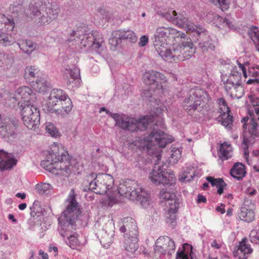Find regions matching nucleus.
Instances as JSON below:
<instances>
[{
    "label": "nucleus",
    "mask_w": 259,
    "mask_h": 259,
    "mask_svg": "<svg viewBox=\"0 0 259 259\" xmlns=\"http://www.w3.org/2000/svg\"><path fill=\"white\" fill-rule=\"evenodd\" d=\"M68 201V204L66 209L58 219L57 230L63 238L67 237L70 246L72 247V246L76 244L77 239L74 235H69L75 229L76 221L81 211L74 195H69Z\"/></svg>",
    "instance_id": "1"
},
{
    "label": "nucleus",
    "mask_w": 259,
    "mask_h": 259,
    "mask_svg": "<svg viewBox=\"0 0 259 259\" xmlns=\"http://www.w3.org/2000/svg\"><path fill=\"white\" fill-rule=\"evenodd\" d=\"M30 14L42 24H49L57 19L60 9L48 0H32L29 6Z\"/></svg>",
    "instance_id": "2"
},
{
    "label": "nucleus",
    "mask_w": 259,
    "mask_h": 259,
    "mask_svg": "<svg viewBox=\"0 0 259 259\" xmlns=\"http://www.w3.org/2000/svg\"><path fill=\"white\" fill-rule=\"evenodd\" d=\"M114 184L113 178L109 174L91 173L83 180V191L91 190L96 194H105Z\"/></svg>",
    "instance_id": "3"
},
{
    "label": "nucleus",
    "mask_w": 259,
    "mask_h": 259,
    "mask_svg": "<svg viewBox=\"0 0 259 259\" xmlns=\"http://www.w3.org/2000/svg\"><path fill=\"white\" fill-rule=\"evenodd\" d=\"M114 116L116 126L122 130L132 132L145 131L148 128L149 124L155 120L153 115L145 116L138 119L123 114H118Z\"/></svg>",
    "instance_id": "4"
},
{
    "label": "nucleus",
    "mask_w": 259,
    "mask_h": 259,
    "mask_svg": "<svg viewBox=\"0 0 259 259\" xmlns=\"http://www.w3.org/2000/svg\"><path fill=\"white\" fill-rule=\"evenodd\" d=\"M253 109H249L248 113L250 116L249 123H247L249 120L248 117H244L241 120L243 123V127L244 132L243 133V143H254L255 139L259 137V126L256 122V118L259 121L258 115L256 114L255 111V106L253 101L252 102Z\"/></svg>",
    "instance_id": "5"
},
{
    "label": "nucleus",
    "mask_w": 259,
    "mask_h": 259,
    "mask_svg": "<svg viewBox=\"0 0 259 259\" xmlns=\"http://www.w3.org/2000/svg\"><path fill=\"white\" fill-rule=\"evenodd\" d=\"M118 193L132 200L139 201L142 205L145 204L148 200L147 194L141 188H138L134 181L120 184L118 187Z\"/></svg>",
    "instance_id": "6"
},
{
    "label": "nucleus",
    "mask_w": 259,
    "mask_h": 259,
    "mask_svg": "<svg viewBox=\"0 0 259 259\" xmlns=\"http://www.w3.org/2000/svg\"><path fill=\"white\" fill-rule=\"evenodd\" d=\"M77 34V38L81 40V44L84 47H90L92 50L99 52L105 45L104 40L101 33L97 31H93L91 34L92 36L84 34L81 36L79 31L77 32L73 30L70 34V37L68 39L69 42L75 40V36Z\"/></svg>",
    "instance_id": "7"
},
{
    "label": "nucleus",
    "mask_w": 259,
    "mask_h": 259,
    "mask_svg": "<svg viewBox=\"0 0 259 259\" xmlns=\"http://www.w3.org/2000/svg\"><path fill=\"white\" fill-rule=\"evenodd\" d=\"M19 108L22 120L24 125L29 129L35 128L39 123L40 115L38 109L33 103L27 102L19 103Z\"/></svg>",
    "instance_id": "8"
},
{
    "label": "nucleus",
    "mask_w": 259,
    "mask_h": 259,
    "mask_svg": "<svg viewBox=\"0 0 259 259\" xmlns=\"http://www.w3.org/2000/svg\"><path fill=\"white\" fill-rule=\"evenodd\" d=\"M164 132L159 129L153 128L151 133L143 139L144 147H146L148 152L154 153L157 148H163L171 142L169 139L165 138Z\"/></svg>",
    "instance_id": "9"
},
{
    "label": "nucleus",
    "mask_w": 259,
    "mask_h": 259,
    "mask_svg": "<svg viewBox=\"0 0 259 259\" xmlns=\"http://www.w3.org/2000/svg\"><path fill=\"white\" fill-rule=\"evenodd\" d=\"M157 161L155 163L149 178L151 181L156 184L172 185L175 183L176 177L173 172H165L163 165H160L158 161L160 160L161 156L158 154L156 155Z\"/></svg>",
    "instance_id": "10"
},
{
    "label": "nucleus",
    "mask_w": 259,
    "mask_h": 259,
    "mask_svg": "<svg viewBox=\"0 0 259 259\" xmlns=\"http://www.w3.org/2000/svg\"><path fill=\"white\" fill-rule=\"evenodd\" d=\"M208 96L206 92L199 88L191 89L189 96L184 101V109L188 113H191L201 105L202 102L207 99Z\"/></svg>",
    "instance_id": "11"
},
{
    "label": "nucleus",
    "mask_w": 259,
    "mask_h": 259,
    "mask_svg": "<svg viewBox=\"0 0 259 259\" xmlns=\"http://www.w3.org/2000/svg\"><path fill=\"white\" fill-rule=\"evenodd\" d=\"M176 32V29L170 27H159L157 28L154 35V46L158 53L167 47V39Z\"/></svg>",
    "instance_id": "12"
},
{
    "label": "nucleus",
    "mask_w": 259,
    "mask_h": 259,
    "mask_svg": "<svg viewBox=\"0 0 259 259\" xmlns=\"http://www.w3.org/2000/svg\"><path fill=\"white\" fill-rule=\"evenodd\" d=\"M19 121L15 118L2 117L0 114V136L3 138L13 137L17 134Z\"/></svg>",
    "instance_id": "13"
},
{
    "label": "nucleus",
    "mask_w": 259,
    "mask_h": 259,
    "mask_svg": "<svg viewBox=\"0 0 259 259\" xmlns=\"http://www.w3.org/2000/svg\"><path fill=\"white\" fill-rule=\"evenodd\" d=\"M144 81L149 86L156 88L157 90H160L163 92V84L166 82V77L164 74L154 70L146 72L144 74Z\"/></svg>",
    "instance_id": "14"
},
{
    "label": "nucleus",
    "mask_w": 259,
    "mask_h": 259,
    "mask_svg": "<svg viewBox=\"0 0 259 259\" xmlns=\"http://www.w3.org/2000/svg\"><path fill=\"white\" fill-rule=\"evenodd\" d=\"M60 150L61 148H60L59 146H52L49 154L47 155L46 159L41 161V166L52 173L57 172L56 171L54 170V167L57 160L59 159Z\"/></svg>",
    "instance_id": "15"
},
{
    "label": "nucleus",
    "mask_w": 259,
    "mask_h": 259,
    "mask_svg": "<svg viewBox=\"0 0 259 259\" xmlns=\"http://www.w3.org/2000/svg\"><path fill=\"white\" fill-rule=\"evenodd\" d=\"M69 155L68 152L64 150V147L61 146L60 156L56 163L54 170L57 172H53L56 175L67 176L70 173Z\"/></svg>",
    "instance_id": "16"
},
{
    "label": "nucleus",
    "mask_w": 259,
    "mask_h": 259,
    "mask_svg": "<svg viewBox=\"0 0 259 259\" xmlns=\"http://www.w3.org/2000/svg\"><path fill=\"white\" fill-rule=\"evenodd\" d=\"M182 43L172 49L167 48V47L163 50L161 52L158 53L163 60L169 62L183 61L185 58L182 54Z\"/></svg>",
    "instance_id": "17"
},
{
    "label": "nucleus",
    "mask_w": 259,
    "mask_h": 259,
    "mask_svg": "<svg viewBox=\"0 0 259 259\" xmlns=\"http://www.w3.org/2000/svg\"><path fill=\"white\" fill-rule=\"evenodd\" d=\"M114 36L111 39V43L117 46L121 42V40H126L131 43L136 42L137 40V37L135 32L131 30L126 31L118 30L114 32Z\"/></svg>",
    "instance_id": "18"
},
{
    "label": "nucleus",
    "mask_w": 259,
    "mask_h": 259,
    "mask_svg": "<svg viewBox=\"0 0 259 259\" xmlns=\"http://www.w3.org/2000/svg\"><path fill=\"white\" fill-rule=\"evenodd\" d=\"M200 32H196L201 41L199 43V48L203 53L211 52L215 49V46L212 42L210 36L205 33V30L200 27Z\"/></svg>",
    "instance_id": "19"
},
{
    "label": "nucleus",
    "mask_w": 259,
    "mask_h": 259,
    "mask_svg": "<svg viewBox=\"0 0 259 259\" xmlns=\"http://www.w3.org/2000/svg\"><path fill=\"white\" fill-rule=\"evenodd\" d=\"M122 223L123 225L119 229L121 232H126L125 235L127 237L138 236V227L134 219L131 217L125 218Z\"/></svg>",
    "instance_id": "20"
},
{
    "label": "nucleus",
    "mask_w": 259,
    "mask_h": 259,
    "mask_svg": "<svg viewBox=\"0 0 259 259\" xmlns=\"http://www.w3.org/2000/svg\"><path fill=\"white\" fill-rule=\"evenodd\" d=\"M16 97L17 99H23L24 102L28 103H34L36 100L35 94L28 87H22L16 91Z\"/></svg>",
    "instance_id": "21"
},
{
    "label": "nucleus",
    "mask_w": 259,
    "mask_h": 259,
    "mask_svg": "<svg viewBox=\"0 0 259 259\" xmlns=\"http://www.w3.org/2000/svg\"><path fill=\"white\" fill-rule=\"evenodd\" d=\"M157 243L160 244L163 250L169 257L175 253L176 245L174 241L168 236H160L157 239Z\"/></svg>",
    "instance_id": "22"
},
{
    "label": "nucleus",
    "mask_w": 259,
    "mask_h": 259,
    "mask_svg": "<svg viewBox=\"0 0 259 259\" xmlns=\"http://www.w3.org/2000/svg\"><path fill=\"white\" fill-rule=\"evenodd\" d=\"M253 249L251 248L248 240L245 238L239 242L236 255L238 256L239 259H247L248 254L251 253Z\"/></svg>",
    "instance_id": "23"
},
{
    "label": "nucleus",
    "mask_w": 259,
    "mask_h": 259,
    "mask_svg": "<svg viewBox=\"0 0 259 259\" xmlns=\"http://www.w3.org/2000/svg\"><path fill=\"white\" fill-rule=\"evenodd\" d=\"M175 23L176 25L182 27H186L188 30L193 32H200V27L197 26L191 23L187 18L182 14H177L175 18Z\"/></svg>",
    "instance_id": "24"
},
{
    "label": "nucleus",
    "mask_w": 259,
    "mask_h": 259,
    "mask_svg": "<svg viewBox=\"0 0 259 259\" xmlns=\"http://www.w3.org/2000/svg\"><path fill=\"white\" fill-rule=\"evenodd\" d=\"M16 160L12 158L11 154L6 151L0 150V169L6 170L11 168L16 164Z\"/></svg>",
    "instance_id": "25"
},
{
    "label": "nucleus",
    "mask_w": 259,
    "mask_h": 259,
    "mask_svg": "<svg viewBox=\"0 0 259 259\" xmlns=\"http://www.w3.org/2000/svg\"><path fill=\"white\" fill-rule=\"evenodd\" d=\"M225 91L232 98H240L244 94L243 84H224Z\"/></svg>",
    "instance_id": "26"
},
{
    "label": "nucleus",
    "mask_w": 259,
    "mask_h": 259,
    "mask_svg": "<svg viewBox=\"0 0 259 259\" xmlns=\"http://www.w3.org/2000/svg\"><path fill=\"white\" fill-rule=\"evenodd\" d=\"M226 78L225 76L222 77V80L224 84H243L241 73L237 70L236 67L233 68L231 70L229 76L226 79Z\"/></svg>",
    "instance_id": "27"
},
{
    "label": "nucleus",
    "mask_w": 259,
    "mask_h": 259,
    "mask_svg": "<svg viewBox=\"0 0 259 259\" xmlns=\"http://www.w3.org/2000/svg\"><path fill=\"white\" fill-rule=\"evenodd\" d=\"M251 202L245 201L244 202L241 208L240 212L239 213V218L241 220L245 222H251L254 218V212L251 208H249V204Z\"/></svg>",
    "instance_id": "28"
},
{
    "label": "nucleus",
    "mask_w": 259,
    "mask_h": 259,
    "mask_svg": "<svg viewBox=\"0 0 259 259\" xmlns=\"http://www.w3.org/2000/svg\"><path fill=\"white\" fill-rule=\"evenodd\" d=\"M231 176L237 180H241L246 175L245 166L240 162L235 163L230 169Z\"/></svg>",
    "instance_id": "29"
},
{
    "label": "nucleus",
    "mask_w": 259,
    "mask_h": 259,
    "mask_svg": "<svg viewBox=\"0 0 259 259\" xmlns=\"http://www.w3.org/2000/svg\"><path fill=\"white\" fill-rule=\"evenodd\" d=\"M182 54L185 60L189 59L195 52V48L190 38L182 42Z\"/></svg>",
    "instance_id": "30"
},
{
    "label": "nucleus",
    "mask_w": 259,
    "mask_h": 259,
    "mask_svg": "<svg viewBox=\"0 0 259 259\" xmlns=\"http://www.w3.org/2000/svg\"><path fill=\"white\" fill-rule=\"evenodd\" d=\"M138 242V236H133L132 237H127V238H125L123 247L125 250L128 252L129 255H130V253L132 254L135 253L138 249L139 247Z\"/></svg>",
    "instance_id": "31"
},
{
    "label": "nucleus",
    "mask_w": 259,
    "mask_h": 259,
    "mask_svg": "<svg viewBox=\"0 0 259 259\" xmlns=\"http://www.w3.org/2000/svg\"><path fill=\"white\" fill-rule=\"evenodd\" d=\"M15 27V23L12 16L7 17L4 14H0V30L5 28L8 32L12 31Z\"/></svg>",
    "instance_id": "32"
},
{
    "label": "nucleus",
    "mask_w": 259,
    "mask_h": 259,
    "mask_svg": "<svg viewBox=\"0 0 259 259\" xmlns=\"http://www.w3.org/2000/svg\"><path fill=\"white\" fill-rule=\"evenodd\" d=\"M232 148L230 144L224 142L220 147L218 155L223 161L228 159L232 156Z\"/></svg>",
    "instance_id": "33"
},
{
    "label": "nucleus",
    "mask_w": 259,
    "mask_h": 259,
    "mask_svg": "<svg viewBox=\"0 0 259 259\" xmlns=\"http://www.w3.org/2000/svg\"><path fill=\"white\" fill-rule=\"evenodd\" d=\"M20 49L24 53L30 55L36 48V44L30 40H20L17 42Z\"/></svg>",
    "instance_id": "34"
},
{
    "label": "nucleus",
    "mask_w": 259,
    "mask_h": 259,
    "mask_svg": "<svg viewBox=\"0 0 259 259\" xmlns=\"http://www.w3.org/2000/svg\"><path fill=\"white\" fill-rule=\"evenodd\" d=\"M220 113L221 114L218 117V121L226 127L231 128L233 121V117L231 115L230 109L229 111L220 112Z\"/></svg>",
    "instance_id": "35"
},
{
    "label": "nucleus",
    "mask_w": 259,
    "mask_h": 259,
    "mask_svg": "<svg viewBox=\"0 0 259 259\" xmlns=\"http://www.w3.org/2000/svg\"><path fill=\"white\" fill-rule=\"evenodd\" d=\"M33 89L39 93H45L49 87L48 82L45 77H38L35 81H32Z\"/></svg>",
    "instance_id": "36"
},
{
    "label": "nucleus",
    "mask_w": 259,
    "mask_h": 259,
    "mask_svg": "<svg viewBox=\"0 0 259 259\" xmlns=\"http://www.w3.org/2000/svg\"><path fill=\"white\" fill-rule=\"evenodd\" d=\"M15 41L13 35L0 30V46L8 47L13 45Z\"/></svg>",
    "instance_id": "37"
},
{
    "label": "nucleus",
    "mask_w": 259,
    "mask_h": 259,
    "mask_svg": "<svg viewBox=\"0 0 259 259\" xmlns=\"http://www.w3.org/2000/svg\"><path fill=\"white\" fill-rule=\"evenodd\" d=\"M60 104L61 105L60 108L56 109L55 111L57 114H60L62 116H65L68 114L71 110L72 108V104L70 99L68 96L66 101H63L61 102Z\"/></svg>",
    "instance_id": "38"
},
{
    "label": "nucleus",
    "mask_w": 259,
    "mask_h": 259,
    "mask_svg": "<svg viewBox=\"0 0 259 259\" xmlns=\"http://www.w3.org/2000/svg\"><path fill=\"white\" fill-rule=\"evenodd\" d=\"M183 247V251H177V258L193 259L194 253L192 251V246L188 243H186L184 245Z\"/></svg>",
    "instance_id": "39"
},
{
    "label": "nucleus",
    "mask_w": 259,
    "mask_h": 259,
    "mask_svg": "<svg viewBox=\"0 0 259 259\" xmlns=\"http://www.w3.org/2000/svg\"><path fill=\"white\" fill-rule=\"evenodd\" d=\"M206 180L210 183L212 186H216L218 188V193L221 195L224 192V188L227 184L221 178L215 179L212 177H207Z\"/></svg>",
    "instance_id": "40"
},
{
    "label": "nucleus",
    "mask_w": 259,
    "mask_h": 259,
    "mask_svg": "<svg viewBox=\"0 0 259 259\" xmlns=\"http://www.w3.org/2000/svg\"><path fill=\"white\" fill-rule=\"evenodd\" d=\"M79 72L78 69L70 68L66 69L64 72V78L67 80L69 83L73 82L74 81L78 79Z\"/></svg>",
    "instance_id": "41"
},
{
    "label": "nucleus",
    "mask_w": 259,
    "mask_h": 259,
    "mask_svg": "<svg viewBox=\"0 0 259 259\" xmlns=\"http://www.w3.org/2000/svg\"><path fill=\"white\" fill-rule=\"evenodd\" d=\"M164 204L168 208L169 212L172 213L173 219H175V213L177 212L179 207V203L176 197L170 198Z\"/></svg>",
    "instance_id": "42"
},
{
    "label": "nucleus",
    "mask_w": 259,
    "mask_h": 259,
    "mask_svg": "<svg viewBox=\"0 0 259 259\" xmlns=\"http://www.w3.org/2000/svg\"><path fill=\"white\" fill-rule=\"evenodd\" d=\"M31 218L29 220V222H34L35 217H38L41 214V208L39 202L37 200L34 201L31 207H30Z\"/></svg>",
    "instance_id": "43"
},
{
    "label": "nucleus",
    "mask_w": 259,
    "mask_h": 259,
    "mask_svg": "<svg viewBox=\"0 0 259 259\" xmlns=\"http://www.w3.org/2000/svg\"><path fill=\"white\" fill-rule=\"evenodd\" d=\"M39 70L35 66H27L24 70V78L31 79L35 77H38Z\"/></svg>",
    "instance_id": "44"
},
{
    "label": "nucleus",
    "mask_w": 259,
    "mask_h": 259,
    "mask_svg": "<svg viewBox=\"0 0 259 259\" xmlns=\"http://www.w3.org/2000/svg\"><path fill=\"white\" fill-rule=\"evenodd\" d=\"M248 35L255 45L256 48L259 51V30L257 27H251L248 31Z\"/></svg>",
    "instance_id": "45"
},
{
    "label": "nucleus",
    "mask_w": 259,
    "mask_h": 259,
    "mask_svg": "<svg viewBox=\"0 0 259 259\" xmlns=\"http://www.w3.org/2000/svg\"><path fill=\"white\" fill-rule=\"evenodd\" d=\"M59 104L60 102L58 101L57 99L50 93L46 103L47 111L51 113L55 112L56 110L55 107Z\"/></svg>",
    "instance_id": "46"
},
{
    "label": "nucleus",
    "mask_w": 259,
    "mask_h": 259,
    "mask_svg": "<svg viewBox=\"0 0 259 259\" xmlns=\"http://www.w3.org/2000/svg\"><path fill=\"white\" fill-rule=\"evenodd\" d=\"M51 93L57 99L60 103L63 101H66L68 96L65 92L61 89H54Z\"/></svg>",
    "instance_id": "47"
},
{
    "label": "nucleus",
    "mask_w": 259,
    "mask_h": 259,
    "mask_svg": "<svg viewBox=\"0 0 259 259\" xmlns=\"http://www.w3.org/2000/svg\"><path fill=\"white\" fill-rule=\"evenodd\" d=\"M195 175V170L193 168H187L182 173L180 180L190 182L193 180Z\"/></svg>",
    "instance_id": "48"
},
{
    "label": "nucleus",
    "mask_w": 259,
    "mask_h": 259,
    "mask_svg": "<svg viewBox=\"0 0 259 259\" xmlns=\"http://www.w3.org/2000/svg\"><path fill=\"white\" fill-rule=\"evenodd\" d=\"M166 253L163 249L160 244L157 243V240L155 242L154 248V256L156 259L163 258Z\"/></svg>",
    "instance_id": "49"
},
{
    "label": "nucleus",
    "mask_w": 259,
    "mask_h": 259,
    "mask_svg": "<svg viewBox=\"0 0 259 259\" xmlns=\"http://www.w3.org/2000/svg\"><path fill=\"white\" fill-rule=\"evenodd\" d=\"M176 197L174 193H170L166 189H162L160 192V199L162 203H164L170 198Z\"/></svg>",
    "instance_id": "50"
},
{
    "label": "nucleus",
    "mask_w": 259,
    "mask_h": 259,
    "mask_svg": "<svg viewBox=\"0 0 259 259\" xmlns=\"http://www.w3.org/2000/svg\"><path fill=\"white\" fill-rule=\"evenodd\" d=\"M52 186L48 183L38 184L35 186V190L40 195L47 193L48 191H50Z\"/></svg>",
    "instance_id": "51"
},
{
    "label": "nucleus",
    "mask_w": 259,
    "mask_h": 259,
    "mask_svg": "<svg viewBox=\"0 0 259 259\" xmlns=\"http://www.w3.org/2000/svg\"><path fill=\"white\" fill-rule=\"evenodd\" d=\"M209 1L219 7L223 11L227 10L229 8V0H209Z\"/></svg>",
    "instance_id": "52"
},
{
    "label": "nucleus",
    "mask_w": 259,
    "mask_h": 259,
    "mask_svg": "<svg viewBox=\"0 0 259 259\" xmlns=\"http://www.w3.org/2000/svg\"><path fill=\"white\" fill-rule=\"evenodd\" d=\"M156 91H158V92H161L160 91V90H157L155 87H149L148 89H145L143 91V92L141 93V96L144 99H149L152 97V96L153 95V93Z\"/></svg>",
    "instance_id": "53"
},
{
    "label": "nucleus",
    "mask_w": 259,
    "mask_h": 259,
    "mask_svg": "<svg viewBox=\"0 0 259 259\" xmlns=\"http://www.w3.org/2000/svg\"><path fill=\"white\" fill-rule=\"evenodd\" d=\"M47 132L50 134L52 137H57L58 136L59 132L57 128L52 123H47L46 126Z\"/></svg>",
    "instance_id": "54"
},
{
    "label": "nucleus",
    "mask_w": 259,
    "mask_h": 259,
    "mask_svg": "<svg viewBox=\"0 0 259 259\" xmlns=\"http://www.w3.org/2000/svg\"><path fill=\"white\" fill-rule=\"evenodd\" d=\"M217 103L218 106H223V108H220V112L229 111L230 110L229 107L228 106L227 103L225 99L223 98H220L217 99Z\"/></svg>",
    "instance_id": "55"
},
{
    "label": "nucleus",
    "mask_w": 259,
    "mask_h": 259,
    "mask_svg": "<svg viewBox=\"0 0 259 259\" xmlns=\"http://www.w3.org/2000/svg\"><path fill=\"white\" fill-rule=\"evenodd\" d=\"M177 12L176 11L173 10L171 11H169L165 14H164L163 16L167 19L168 21L171 22V23L175 24V18L177 16Z\"/></svg>",
    "instance_id": "56"
},
{
    "label": "nucleus",
    "mask_w": 259,
    "mask_h": 259,
    "mask_svg": "<svg viewBox=\"0 0 259 259\" xmlns=\"http://www.w3.org/2000/svg\"><path fill=\"white\" fill-rule=\"evenodd\" d=\"M250 241L252 243L259 244V230L252 231L249 235Z\"/></svg>",
    "instance_id": "57"
},
{
    "label": "nucleus",
    "mask_w": 259,
    "mask_h": 259,
    "mask_svg": "<svg viewBox=\"0 0 259 259\" xmlns=\"http://www.w3.org/2000/svg\"><path fill=\"white\" fill-rule=\"evenodd\" d=\"M181 152L180 149H176L175 150H172L171 157L175 160H178L181 157Z\"/></svg>",
    "instance_id": "58"
},
{
    "label": "nucleus",
    "mask_w": 259,
    "mask_h": 259,
    "mask_svg": "<svg viewBox=\"0 0 259 259\" xmlns=\"http://www.w3.org/2000/svg\"><path fill=\"white\" fill-rule=\"evenodd\" d=\"M253 143H249L248 142L247 144H244L242 143V146L244 149V157L247 159L248 157L249 156V150H248V147L249 145L253 144Z\"/></svg>",
    "instance_id": "59"
},
{
    "label": "nucleus",
    "mask_w": 259,
    "mask_h": 259,
    "mask_svg": "<svg viewBox=\"0 0 259 259\" xmlns=\"http://www.w3.org/2000/svg\"><path fill=\"white\" fill-rule=\"evenodd\" d=\"M148 42V38L147 36L144 35L142 36L140 39V41L139 42V46L140 47H144L147 45Z\"/></svg>",
    "instance_id": "60"
},
{
    "label": "nucleus",
    "mask_w": 259,
    "mask_h": 259,
    "mask_svg": "<svg viewBox=\"0 0 259 259\" xmlns=\"http://www.w3.org/2000/svg\"><path fill=\"white\" fill-rule=\"evenodd\" d=\"M101 13V14H102L103 15V18H105L107 20H108L109 19H110V13L109 12V11H107L106 9H101L100 10V11H99Z\"/></svg>",
    "instance_id": "61"
},
{
    "label": "nucleus",
    "mask_w": 259,
    "mask_h": 259,
    "mask_svg": "<svg viewBox=\"0 0 259 259\" xmlns=\"http://www.w3.org/2000/svg\"><path fill=\"white\" fill-rule=\"evenodd\" d=\"M245 192L247 195H248L250 196H254L255 195H256V190H255V188H254L253 187H249L247 188V189L246 190Z\"/></svg>",
    "instance_id": "62"
},
{
    "label": "nucleus",
    "mask_w": 259,
    "mask_h": 259,
    "mask_svg": "<svg viewBox=\"0 0 259 259\" xmlns=\"http://www.w3.org/2000/svg\"><path fill=\"white\" fill-rule=\"evenodd\" d=\"M197 202L198 203H206V199L205 197H204L202 195L198 194V196H197Z\"/></svg>",
    "instance_id": "63"
},
{
    "label": "nucleus",
    "mask_w": 259,
    "mask_h": 259,
    "mask_svg": "<svg viewBox=\"0 0 259 259\" xmlns=\"http://www.w3.org/2000/svg\"><path fill=\"white\" fill-rule=\"evenodd\" d=\"M212 247L215 249H220L221 247V244L219 243L216 240H214L211 244Z\"/></svg>",
    "instance_id": "64"
}]
</instances>
